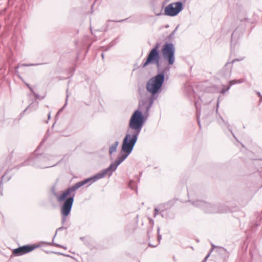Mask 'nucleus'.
<instances>
[{
	"label": "nucleus",
	"mask_w": 262,
	"mask_h": 262,
	"mask_svg": "<svg viewBox=\"0 0 262 262\" xmlns=\"http://www.w3.org/2000/svg\"><path fill=\"white\" fill-rule=\"evenodd\" d=\"M144 121V116L142 112L138 110L135 111L130 119L128 128L126 134L129 135L130 139L137 141Z\"/></svg>",
	"instance_id": "nucleus-1"
},
{
	"label": "nucleus",
	"mask_w": 262,
	"mask_h": 262,
	"mask_svg": "<svg viewBox=\"0 0 262 262\" xmlns=\"http://www.w3.org/2000/svg\"><path fill=\"white\" fill-rule=\"evenodd\" d=\"M164 82V71L150 78L146 83L147 91L151 93L150 104L154 100L156 99L159 94L161 92L162 86Z\"/></svg>",
	"instance_id": "nucleus-2"
},
{
	"label": "nucleus",
	"mask_w": 262,
	"mask_h": 262,
	"mask_svg": "<svg viewBox=\"0 0 262 262\" xmlns=\"http://www.w3.org/2000/svg\"><path fill=\"white\" fill-rule=\"evenodd\" d=\"M101 176V175L99 172L93 177L76 183L71 187L68 188L65 191H63L62 194L57 197V201L59 202H61L64 200L68 195L70 196L74 195V197L75 195V191L77 189L88 183H89V185H90L96 181L103 178Z\"/></svg>",
	"instance_id": "nucleus-3"
},
{
	"label": "nucleus",
	"mask_w": 262,
	"mask_h": 262,
	"mask_svg": "<svg viewBox=\"0 0 262 262\" xmlns=\"http://www.w3.org/2000/svg\"><path fill=\"white\" fill-rule=\"evenodd\" d=\"M136 142V141L130 139L129 135H125L123 140L121 148V151L123 152V154L119 155L116 160V161L119 165L125 160L132 152Z\"/></svg>",
	"instance_id": "nucleus-4"
},
{
	"label": "nucleus",
	"mask_w": 262,
	"mask_h": 262,
	"mask_svg": "<svg viewBox=\"0 0 262 262\" xmlns=\"http://www.w3.org/2000/svg\"><path fill=\"white\" fill-rule=\"evenodd\" d=\"M74 195L66 198L62 206L61 207L60 212L61 214V223L64 224L67 220V217L70 214L74 203Z\"/></svg>",
	"instance_id": "nucleus-5"
},
{
	"label": "nucleus",
	"mask_w": 262,
	"mask_h": 262,
	"mask_svg": "<svg viewBox=\"0 0 262 262\" xmlns=\"http://www.w3.org/2000/svg\"><path fill=\"white\" fill-rule=\"evenodd\" d=\"M158 49L159 45L157 43L156 46L150 51L146 61L143 62V67H145L149 64L154 63H156L157 67H160V56Z\"/></svg>",
	"instance_id": "nucleus-6"
},
{
	"label": "nucleus",
	"mask_w": 262,
	"mask_h": 262,
	"mask_svg": "<svg viewBox=\"0 0 262 262\" xmlns=\"http://www.w3.org/2000/svg\"><path fill=\"white\" fill-rule=\"evenodd\" d=\"M182 9L183 5L180 2L170 4L165 8V15L170 16H176Z\"/></svg>",
	"instance_id": "nucleus-7"
},
{
	"label": "nucleus",
	"mask_w": 262,
	"mask_h": 262,
	"mask_svg": "<svg viewBox=\"0 0 262 262\" xmlns=\"http://www.w3.org/2000/svg\"><path fill=\"white\" fill-rule=\"evenodd\" d=\"M174 53L175 48L172 43H165V60L169 64L172 65L174 62Z\"/></svg>",
	"instance_id": "nucleus-8"
},
{
	"label": "nucleus",
	"mask_w": 262,
	"mask_h": 262,
	"mask_svg": "<svg viewBox=\"0 0 262 262\" xmlns=\"http://www.w3.org/2000/svg\"><path fill=\"white\" fill-rule=\"evenodd\" d=\"M194 205L201 207L204 211L208 213H217V212H222V211H220L216 209V207L212 206L210 204L201 201H198L194 203Z\"/></svg>",
	"instance_id": "nucleus-9"
},
{
	"label": "nucleus",
	"mask_w": 262,
	"mask_h": 262,
	"mask_svg": "<svg viewBox=\"0 0 262 262\" xmlns=\"http://www.w3.org/2000/svg\"><path fill=\"white\" fill-rule=\"evenodd\" d=\"M36 247L34 245H25L15 249L13 251V254L15 255L19 256L32 251Z\"/></svg>",
	"instance_id": "nucleus-10"
},
{
	"label": "nucleus",
	"mask_w": 262,
	"mask_h": 262,
	"mask_svg": "<svg viewBox=\"0 0 262 262\" xmlns=\"http://www.w3.org/2000/svg\"><path fill=\"white\" fill-rule=\"evenodd\" d=\"M119 164L115 161L114 163H112L108 167L102 170L100 173L102 178H104L106 174L111 176L112 173L116 170Z\"/></svg>",
	"instance_id": "nucleus-11"
},
{
	"label": "nucleus",
	"mask_w": 262,
	"mask_h": 262,
	"mask_svg": "<svg viewBox=\"0 0 262 262\" xmlns=\"http://www.w3.org/2000/svg\"><path fill=\"white\" fill-rule=\"evenodd\" d=\"M119 142L118 141L115 142L109 148V153L110 154H112L113 152H115L117 149V147L118 146Z\"/></svg>",
	"instance_id": "nucleus-12"
},
{
	"label": "nucleus",
	"mask_w": 262,
	"mask_h": 262,
	"mask_svg": "<svg viewBox=\"0 0 262 262\" xmlns=\"http://www.w3.org/2000/svg\"><path fill=\"white\" fill-rule=\"evenodd\" d=\"M237 83V81L235 80H231L230 81L229 84L230 85L227 88L226 90H223L222 91V93L224 94L226 92V91H228L230 88V86L235 84Z\"/></svg>",
	"instance_id": "nucleus-13"
},
{
	"label": "nucleus",
	"mask_w": 262,
	"mask_h": 262,
	"mask_svg": "<svg viewBox=\"0 0 262 262\" xmlns=\"http://www.w3.org/2000/svg\"><path fill=\"white\" fill-rule=\"evenodd\" d=\"M177 29V28H176L173 31H172L170 34L167 37V39L168 40H171L174 38V36L175 34V33L176 32V30Z\"/></svg>",
	"instance_id": "nucleus-14"
},
{
	"label": "nucleus",
	"mask_w": 262,
	"mask_h": 262,
	"mask_svg": "<svg viewBox=\"0 0 262 262\" xmlns=\"http://www.w3.org/2000/svg\"><path fill=\"white\" fill-rule=\"evenodd\" d=\"M160 210H161V209L159 207H156L155 208V209H154L155 212H154V217H156L157 215L161 213V212H160Z\"/></svg>",
	"instance_id": "nucleus-15"
},
{
	"label": "nucleus",
	"mask_w": 262,
	"mask_h": 262,
	"mask_svg": "<svg viewBox=\"0 0 262 262\" xmlns=\"http://www.w3.org/2000/svg\"><path fill=\"white\" fill-rule=\"evenodd\" d=\"M42 63H36V64H23L21 66L24 67H30V66H35L41 64Z\"/></svg>",
	"instance_id": "nucleus-16"
},
{
	"label": "nucleus",
	"mask_w": 262,
	"mask_h": 262,
	"mask_svg": "<svg viewBox=\"0 0 262 262\" xmlns=\"http://www.w3.org/2000/svg\"><path fill=\"white\" fill-rule=\"evenodd\" d=\"M33 94L34 96V97L36 99H43V97L40 96L38 94L36 93L35 92L33 93Z\"/></svg>",
	"instance_id": "nucleus-17"
},
{
	"label": "nucleus",
	"mask_w": 262,
	"mask_h": 262,
	"mask_svg": "<svg viewBox=\"0 0 262 262\" xmlns=\"http://www.w3.org/2000/svg\"><path fill=\"white\" fill-rule=\"evenodd\" d=\"M27 87L29 88V89L30 90V91L32 93V94L34 92L33 88L30 86V84L26 83V84Z\"/></svg>",
	"instance_id": "nucleus-18"
},
{
	"label": "nucleus",
	"mask_w": 262,
	"mask_h": 262,
	"mask_svg": "<svg viewBox=\"0 0 262 262\" xmlns=\"http://www.w3.org/2000/svg\"><path fill=\"white\" fill-rule=\"evenodd\" d=\"M67 228H68V227H63V226H62V227H60L58 228L56 230V234L57 233V231H60V230H63V229H67Z\"/></svg>",
	"instance_id": "nucleus-19"
},
{
	"label": "nucleus",
	"mask_w": 262,
	"mask_h": 262,
	"mask_svg": "<svg viewBox=\"0 0 262 262\" xmlns=\"http://www.w3.org/2000/svg\"><path fill=\"white\" fill-rule=\"evenodd\" d=\"M151 231H152V228H149L147 230V235L149 237H150L149 234L151 232Z\"/></svg>",
	"instance_id": "nucleus-20"
},
{
	"label": "nucleus",
	"mask_w": 262,
	"mask_h": 262,
	"mask_svg": "<svg viewBox=\"0 0 262 262\" xmlns=\"http://www.w3.org/2000/svg\"><path fill=\"white\" fill-rule=\"evenodd\" d=\"M210 252H209L206 256V257L204 258V260L202 261V262H206V260L207 259H208V258L210 256Z\"/></svg>",
	"instance_id": "nucleus-21"
},
{
	"label": "nucleus",
	"mask_w": 262,
	"mask_h": 262,
	"mask_svg": "<svg viewBox=\"0 0 262 262\" xmlns=\"http://www.w3.org/2000/svg\"><path fill=\"white\" fill-rule=\"evenodd\" d=\"M132 183H134V182L133 181H130V182L129 183V186L130 188L133 189V188L132 186Z\"/></svg>",
	"instance_id": "nucleus-22"
},
{
	"label": "nucleus",
	"mask_w": 262,
	"mask_h": 262,
	"mask_svg": "<svg viewBox=\"0 0 262 262\" xmlns=\"http://www.w3.org/2000/svg\"><path fill=\"white\" fill-rule=\"evenodd\" d=\"M55 245L56 246L58 247H62V248H63V247L62 246H61V245H59V244H55Z\"/></svg>",
	"instance_id": "nucleus-23"
},
{
	"label": "nucleus",
	"mask_w": 262,
	"mask_h": 262,
	"mask_svg": "<svg viewBox=\"0 0 262 262\" xmlns=\"http://www.w3.org/2000/svg\"><path fill=\"white\" fill-rule=\"evenodd\" d=\"M158 238L159 241H160L162 239V235H158Z\"/></svg>",
	"instance_id": "nucleus-24"
},
{
	"label": "nucleus",
	"mask_w": 262,
	"mask_h": 262,
	"mask_svg": "<svg viewBox=\"0 0 262 262\" xmlns=\"http://www.w3.org/2000/svg\"><path fill=\"white\" fill-rule=\"evenodd\" d=\"M243 81H244L243 79H239V80L237 81V83H242Z\"/></svg>",
	"instance_id": "nucleus-25"
},
{
	"label": "nucleus",
	"mask_w": 262,
	"mask_h": 262,
	"mask_svg": "<svg viewBox=\"0 0 262 262\" xmlns=\"http://www.w3.org/2000/svg\"><path fill=\"white\" fill-rule=\"evenodd\" d=\"M48 119H50L51 118V113H49L48 115Z\"/></svg>",
	"instance_id": "nucleus-26"
},
{
	"label": "nucleus",
	"mask_w": 262,
	"mask_h": 262,
	"mask_svg": "<svg viewBox=\"0 0 262 262\" xmlns=\"http://www.w3.org/2000/svg\"><path fill=\"white\" fill-rule=\"evenodd\" d=\"M161 51H162V52L163 53V54H164V46H163V47L161 48Z\"/></svg>",
	"instance_id": "nucleus-27"
},
{
	"label": "nucleus",
	"mask_w": 262,
	"mask_h": 262,
	"mask_svg": "<svg viewBox=\"0 0 262 262\" xmlns=\"http://www.w3.org/2000/svg\"><path fill=\"white\" fill-rule=\"evenodd\" d=\"M149 246L152 247H156V245H152L150 244H149Z\"/></svg>",
	"instance_id": "nucleus-28"
},
{
	"label": "nucleus",
	"mask_w": 262,
	"mask_h": 262,
	"mask_svg": "<svg viewBox=\"0 0 262 262\" xmlns=\"http://www.w3.org/2000/svg\"><path fill=\"white\" fill-rule=\"evenodd\" d=\"M27 165V162H25L24 163H22L23 166H25V165Z\"/></svg>",
	"instance_id": "nucleus-29"
},
{
	"label": "nucleus",
	"mask_w": 262,
	"mask_h": 262,
	"mask_svg": "<svg viewBox=\"0 0 262 262\" xmlns=\"http://www.w3.org/2000/svg\"><path fill=\"white\" fill-rule=\"evenodd\" d=\"M164 8V2L162 3L161 6V9L162 10Z\"/></svg>",
	"instance_id": "nucleus-30"
},
{
	"label": "nucleus",
	"mask_w": 262,
	"mask_h": 262,
	"mask_svg": "<svg viewBox=\"0 0 262 262\" xmlns=\"http://www.w3.org/2000/svg\"><path fill=\"white\" fill-rule=\"evenodd\" d=\"M155 14H156L157 15H160V14H161V12H160V13H158V12H155Z\"/></svg>",
	"instance_id": "nucleus-31"
},
{
	"label": "nucleus",
	"mask_w": 262,
	"mask_h": 262,
	"mask_svg": "<svg viewBox=\"0 0 262 262\" xmlns=\"http://www.w3.org/2000/svg\"><path fill=\"white\" fill-rule=\"evenodd\" d=\"M212 248L211 251L210 252V253L212 251L213 248L215 247V246L213 245H212Z\"/></svg>",
	"instance_id": "nucleus-32"
},
{
	"label": "nucleus",
	"mask_w": 262,
	"mask_h": 262,
	"mask_svg": "<svg viewBox=\"0 0 262 262\" xmlns=\"http://www.w3.org/2000/svg\"><path fill=\"white\" fill-rule=\"evenodd\" d=\"M125 19H122V20H119V21H117V22H122V21H124Z\"/></svg>",
	"instance_id": "nucleus-33"
},
{
	"label": "nucleus",
	"mask_w": 262,
	"mask_h": 262,
	"mask_svg": "<svg viewBox=\"0 0 262 262\" xmlns=\"http://www.w3.org/2000/svg\"><path fill=\"white\" fill-rule=\"evenodd\" d=\"M238 60L237 59H234L233 61H232V62H234V61H238Z\"/></svg>",
	"instance_id": "nucleus-34"
},
{
	"label": "nucleus",
	"mask_w": 262,
	"mask_h": 262,
	"mask_svg": "<svg viewBox=\"0 0 262 262\" xmlns=\"http://www.w3.org/2000/svg\"><path fill=\"white\" fill-rule=\"evenodd\" d=\"M101 56L103 58H104V54L103 53H102L101 54Z\"/></svg>",
	"instance_id": "nucleus-35"
},
{
	"label": "nucleus",
	"mask_w": 262,
	"mask_h": 262,
	"mask_svg": "<svg viewBox=\"0 0 262 262\" xmlns=\"http://www.w3.org/2000/svg\"><path fill=\"white\" fill-rule=\"evenodd\" d=\"M2 184H3V182H2V181H1L0 182V186H2Z\"/></svg>",
	"instance_id": "nucleus-36"
},
{
	"label": "nucleus",
	"mask_w": 262,
	"mask_h": 262,
	"mask_svg": "<svg viewBox=\"0 0 262 262\" xmlns=\"http://www.w3.org/2000/svg\"><path fill=\"white\" fill-rule=\"evenodd\" d=\"M166 70H167V68H165V69H164L165 73L166 72Z\"/></svg>",
	"instance_id": "nucleus-37"
},
{
	"label": "nucleus",
	"mask_w": 262,
	"mask_h": 262,
	"mask_svg": "<svg viewBox=\"0 0 262 262\" xmlns=\"http://www.w3.org/2000/svg\"><path fill=\"white\" fill-rule=\"evenodd\" d=\"M258 95L260 96V93H258Z\"/></svg>",
	"instance_id": "nucleus-38"
},
{
	"label": "nucleus",
	"mask_w": 262,
	"mask_h": 262,
	"mask_svg": "<svg viewBox=\"0 0 262 262\" xmlns=\"http://www.w3.org/2000/svg\"><path fill=\"white\" fill-rule=\"evenodd\" d=\"M18 67H18V66H17V67H16L15 68H16V69H17V68H18Z\"/></svg>",
	"instance_id": "nucleus-39"
},
{
	"label": "nucleus",
	"mask_w": 262,
	"mask_h": 262,
	"mask_svg": "<svg viewBox=\"0 0 262 262\" xmlns=\"http://www.w3.org/2000/svg\"><path fill=\"white\" fill-rule=\"evenodd\" d=\"M234 34V33H233L232 34V36H233Z\"/></svg>",
	"instance_id": "nucleus-40"
}]
</instances>
